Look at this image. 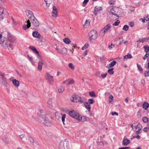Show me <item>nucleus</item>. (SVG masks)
<instances>
[{
    "instance_id": "obj_1",
    "label": "nucleus",
    "mask_w": 149,
    "mask_h": 149,
    "mask_svg": "<svg viewBox=\"0 0 149 149\" xmlns=\"http://www.w3.org/2000/svg\"><path fill=\"white\" fill-rule=\"evenodd\" d=\"M72 102H80L84 103L86 101V99L84 97H81L78 95H73L70 99Z\"/></svg>"
},
{
    "instance_id": "obj_2",
    "label": "nucleus",
    "mask_w": 149,
    "mask_h": 149,
    "mask_svg": "<svg viewBox=\"0 0 149 149\" xmlns=\"http://www.w3.org/2000/svg\"><path fill=\"white\" fill-rule=\"evenodd\" d=\"M0 84L5 87H7L8 85L4 74L1 72H0Z\"/></svg>"
},
{
    "instance_id": "obj_3",
    "label": "nucleus",
    "mask_w": 149,
    "mask_h": 149,
    "mask_svg": "<svg viewBox=\"0 0 149 149\" xmlns=\"http://www.w3.org/2000/svg\"><path fill=\"white\" fill-rule=\"evenodd\" d=\"M39 121L40 122V123L44 124L47 126H50L51 124L48 118L45 115H42L40 116L39 118Z\"/></svg>"
},
{
    "instance_id": "obj_4",
    "label": "nucleus",
    "mask_w": 149,
    "mask_h": 149,
    "mask_svg": "<svg viewBox=\"0 0 149 149\" xmlns=\"http://www.w3.org/2000/svg\"><path fill=\"white\" fill-rule=\"evenodd\" d=\"M69 147L68 141L66 139L61 141L60 142L59 146V149H68Z\"/></svg>"
},
{
    "instance_id": "obj_5",
    "label": "nucleus",
    "mask_w": 149,
    "mask_h": 149,
    "mask_svg": "<svg viewBox=\"0 0 149 149\" xmlns=\"http://www.w3.org/2000/svg\"><path fill=\"white\" fill-rule=\"evenodd\" d=\"M109 9L110 11V13L118 18L119 17V16L117 14L119 10V8L118 7L111 6L109 8Z\"/></svg>"
},
{
    "instance_id": "obj_6",
    "label": "nucleus",
    "mask_w": 149,
    "mask_h": 149,
    "mask_svg": "<svg viewBox=\"0 0 149 149\" xmlns=\"http://www.w3.org/2000/svg\"><path fill=\"white\" fill-rule=\"evenodd\" d=\"M69 115L71 117L74 118L79 120H81V117L78 113L73 110L69 111Z\"/></svg>"
},
{
    "instance_id": "obj_7",
    "label": "nucleus",
    "mask_w": 149,
    "mask_h": 149,
    "mask_svg": "<svg viewBox=\"0 0 149 149\" xmlns=\"http://www.w3.org/2000/svg\"><path fill=\"white\" fill-rule=\"evenodd\" d=\"M88 36L90 41H91L92 40L96 39L97 36V31L95 30L91 31L89 33Z\"/></svg>"
},
{
    "instance_id": "obj_8",
    "label": "nucleus",
    "mask_w": 149,
    "mask_h": 149,
    "mask_svg": "<svg viewBox=\"0 0 149 149\" xmlns=\"http://www.w3.org/2000/svg\"><path fill=\"white\" fill-rule=\"evenodd\" d=\"M56 47H55V49L57 51V52L59 53H60L62 55H65L67 52V50L66 48L64 47L62 49H60L58 46H57L56 45H55Z\"/></svg>"
},
{
    "instance_id": "obj_9",
    "label": "nucleus",
    "mask_w": 149,
    "mask_h": 149,
    "mask_svg": "<svg viewBox=\"0 0 149 149\" xmlns=\"http://www.w3.org/2000/svg\"><path fill=\"white\" fill-rule=\"evenodd\" d=\"M46 74V79L49 83L53 84L54 81L53 77L51 75L49 72H47Z\"/></svg>"
},
{
    "instance_id": "obj_10",
    "label": "nucleus",
    "mask_w": 149,
    "mask_h": 149,
    "mask_svg": "<svg viewBox=\"0 0 149 149\" xmlns=\"http://www.w3.org/2000/svg\"><path fill=\"white\" fill-rule=\"evenodd\" d=\"M7 36L8 40L11 42H14L16 40V37L9 32H8Z\"/></svg>"
},
{
    "instance_id": "obj_11",
    "label": "nucleus",
    "mask_w": 149,
    "mask_h": 149,
    "mask_svg": "<svg viewBox=\"0 0 149 149\" xmlns=\"http://www.w3.org/2000/svg\"><path fill=\"white\" fill-rule=\"evenodd\" d=\"M111 25L109 24H108L105 26L104 28L100 31V32L101 34L103 36L104 35L105 33L109 29Z\"/></svg>"
},
{
    "instance_id": "obj_12",
    "label": "nucleus",
    "mask_w": 149,
    "mask_h": 149,
    "mask_svg": "<svg viewBox=\"0 0 149 149\" xmlns=\"http://www.w3.org/2000/svg\"><path fill=\"white\" fill-rule=\"evenodd\" d=\"M26 13L28 17L30 19V21L35 17L31 11L27 10L26 11Z\"/></svg>"
},
{
    "instance_id": "obj_13",
    "label": "nucleus",
    "mask_w": 149,
    "mask_h": 149,
    "mask_svg": "<svg viewBox=\"0 0 149 149\" xmlns=\"http://www.w3.org/2000/svg\"><path fill=\"white\" fill-rule=\"evenodd\" d=\"M4 40L3 39L2 40H0V44L2 45V46L6 49L8 47V44L6 38H4Z\"/></svg>"
},
{
    "instance_id": "obj_14",
    "label": "nucleus",
    "mask_w": 149,
    "mask_h": 149,
    "mask_svg": "<svg viewBox=\"0 0 149 149\" xmlns=\"http://www.w3.org/2000/svg\"><path fill=\"white\" fill-rule=\"evenodd\" d=\"M74 81L73 79H69L64 81L63 83L67 85L74 84Z\"/></svg>"
},
{
    "instance_id": "obj_15",
    "label": "nucleus",
    "mask_w": 149,
    "mask_h": 149,
    "mask_svg": "<svg viewBox=\"0 0 149 149\" xmlns=\"http://www.w3.org/2000/svg\"><path fill=\"white\" fill-rule=\"evenodd\" d=\"M30 21L32 23V25H33L34 26L37 27L39 25V23L35 17Z\"/></svg>"
},
{
    "instance_id": "obj_16",
    "label": "nucleus",
    "mask_w": 149,
    "mask_h": 149,
    "mask_svg": "<svg viewBox=\"0 0 149 149\" xmlns=\"http://www.w3.org/2000/svg\"><path fill=\"white\" fill-rule=\"evenodd\" d=\"M57 12L56 8L55 6H54L52 12V17H57Z\"/></svg>"
},
{
    "instance_id": "obj_17",
    "label": "nucleus",
    "mask_w": 149,
    "mask_h": 149,
    "mask_svg": "<svg viewBox=\"0 0 149 149\" xmlns=\"http://www.w3.org/2000/svg\"><path fill=\"white\" fill-rule=\"evenodd\" d=\"M116 62L115 61H113L111 62L110 63L108 64L106 67L108 68L112 67H113L116 64Z\"/></svg>"
},
{
    "instance_id": "obj_18",
    "label": "nucleus",
    "mask_w": 149,
    "mask_h": 149,
    "mask_svg": "<svg viewBox=\"0 0 149 149\" xmlns=\"http://www.w3.org/2000/svg\"><path fill=\"white\" fill-rule=\"evenodd\" d=\"M12 82L13 85L16 87H18L19 85V81L16 79H13L12 80Z\"/></svg>"
},
{
    "instance_id": "obj_19",
    "label": "nucleus",
    "mask_w": 149,
    "mask_h": 149,
    "mask_svg": "<svg viewBox=\"0 0 149 149\" xmlns=\"http://www.w3.org/2000/svg\"><path fill=\"white\" fill-rule=\"evenodd\" d=\"M47 106L49 108H52V100L51 99H49L47 102Z\"/></svg>"
},
{
    "instance_id": "obj_20",
    "label": "nucleus",
    "mask_w": 149,
    "mask_h": 149,
    "mask_svg": "<svg viewBox=\"0 0 149 149\" xmlns=\"http://www.w3.org/2000/svg\"><path fill=\"white\" fill-rule=\"evenodd\" d=\"M33 36L34 37L39 38L40 37V34L37 31H34L32 33Z\"/></svg>"
},
{
    "instance_id": "obj_21",
    "label": "nucleus",
    "mask_w": 149,
    "mask_h": 149,
    "mask_svg": "<svg viewBox=\"0 0 149 149\" xmlns=\"http://www.w3.org/2000/svg\"><path fill=\"white\" fill-rule=\"evenodd\" d=\"M149 39V37L148 38H145L143 39H139L137 40L136 42H142V43L144 42H146Z\"/></svg>"
},
{
    "instance_id": "obj_22",
    "label": "nucleus",
    "mask_w": 149,
    "mask_h": 149,
    "mask_svg": "<svg viewBox=\"0 0 149 149\" xmlns=\"http://www.w3.org/2000/svg\"><path fill=\"white\" fill-rule=\"evenodd\" d=\"M130 143V141L127 139H125L123 141V144L124 146H126Z\"/></svg>"
},
{
    "instance_id": "obj_23",
    "label": "nucleus",
    "mask_w": 149,
    "mask_h": 149,
    "mask_svg": "<svg viewBox=\"0 0 149 149\" xmlns=\"http://www.w3.org/2000/svg\"><path fill=\"white\" fill-rule=\"evenodd\" d=\"M123 41L122 38H119L118 39L116 40V44L117 46L120 45Z\"/></svg>"
},
{
    "instance_id": "obj_24",
    "label": "nucleus",
    "mask_w": 149,
    "mask_h": 149,
    "mask_svg": "<svg viewBox=\"0 0 149 149\" xmlns=\"http://www.w3.org/2000/svg\"><path fill=\"white\" fill-rule=\"evenodd\" d=\"M43 65V63L41 61H40L39 62L38 65V70H41L42 69Z\"/></svg>"
},
{
    "instance_id": "obj_25",
    "label": "nucleus",
    "mask_w": 149,
    "mask_h": 149,
    "mask_svg": "<svg viewBox=\"0 0 149 149\" xmlns=\"http://www.w3.org/2000/svg\"><path fill=\"white\" fill-rule=\"evenodd\" d=\"M149 107V104L147 102H145L143 105V108L146 110Z\"/></svg>"
},
{
    "instance_id": "obj_26",
    "label": "nucleus",
    "mask_w": 149,
    "mask_h": 149,
    "mask_svg": "<svg viewBox=\"0 0 149 149\" xmlns=\"http://www.w3.org/2000/svg\"><path fill=\"white\" fill-rule=\"evenodd\" d=\"M63 41L65 43L67 44H69L71 42V41L70 40L67 38L64 39H63Z\"/></svg>"
},
{
    "instance_id": "obj_27",
    "label": "nucleus",
    "mask_w": 149,
    "mask_h": 149,
    "mask_svg": "<svg viewBox=\"0 0 149 149\" xmlns=\"http://www.w3.org/2000/svg\"><path fill=\"white\" fill-rule=\"evenodd\" d=\"M65 87L63 86H60L58 89V91L60 93H62L65 90Z\"/></svg>"
},
{
    "instance_id": "obj_28",
    "label": "nucleus",
    "mask_w": 149,
    "mask_h": 149,
    "mask_svg": "<svg viewBox=\"0 0 149 149\" xmlns=\"http://www.w3.org/2000/svg\"><path fill=\"white\" fill-rule=\"evenodd\" d=\"M46 4V6L47 8L48 7L50 3L52 2V0H44Z\"/></svg>"
},
{
    "instance_id": "obj_29",
    "label": "nucleus",
    "mask_w": 149,
    "mask_h": 149,
    "mask_svg": "<svg viewBox=\"0 0 149 149\" xmlns=\"http://www.w3.org/2000/svg\"><path fill=\"white\" fill-rule=\"evenodd\" d=\"M3 142L6 144H8L9 142L8 139V137H5L2 139Z\"/></svg>"
},
{
    "instance_id": "obj_30",
    "label": "nucleus",
    "mask_w": 149,
    "mask_h": 149,
    "mask_svg": "<svg viewBox=\"0 0 149 149\" xmlns=\"http://www.w3.org/2000/svg\"><path fill=\"white\" fill-rule=\"evenodd\" d=\"M30 26V24H24L23 25V28L24 30H26L29 28Z\"/></svg>"
},
{
    "instance_id": "obj_31",
    "label": "nucleus",
    "mask_w": 149,
    "mask_h": 149,
    "mask_svg": "<svg viewBox=\"0 0 149 149\" xmlns=\"http://www.w3.org/2000/svg\"><path fill=\"white\" fill-rule=\"evenodd\" d=\"M143 48L144 49V51L146 53H148L149 51V47L147 45L144 46L143 47Z\"/></svg>"
},
{
    "instance_id": "obj_32",
    "label": "nucleus",
    "mask_w": 149,
    "mask_h": 149,
    "mask_svg": "<svg viewBox=\"0 0 149 149\" xmlns=\"http://www.w3.org/2000/svg\"><path fill=\"white\" fill-rule=\"evenodd\" d=\"M132 57L131 55L130 54H127L125 55L123 57V59L124 60L127 59V58H131Z\"/></svg>"
},
{
    "instance_id": "obj_33",
    "label": "nucleus",
    "mask_w": 149,
    "mask_h": 149,
    "mask_svg": "<svg viewBox=\"0 0 149 149\" xmlns=\"http://www.w3.org/2000/svg\"><path fill=\"white\" fill-rule=\"evenodd\" d=\"M66 115L65 114H63L62 115V121L63 122V125H65L64 121L65 120V118L66 117Z\"/></svg>"
},
{
    "instance_id": "obj_34",
    "label": "nucleus",
    "mask_w": 149,
    "mask_h": 149,
    "mask_svg": "<svg viewBox=\"0 0 149 149\" xmlns=\"http://www.w3.org/2000/svg\"><path fill=\"white\" fill-rule=\"evenodd\" d=\"M89 46V44L88 42H86L84 46L82 48V50H84V49L87 48Z\"/></svg>"
},
{
    "instance_id": "obj_35",
    "label": "nucleus",
    "mask_w": 149,
    "mask_h": 149,
    "mask_svg": "<svg viewBox=\"0 0 149 149\" xmlns=\"http://www.w3.org/2000/svg\"><path fill=\"white\" fill-rule=\"evenodd\" d=\"M89 95L92 97H95L96 95L95 94V92L93 91H92L89 92Z\"/></svg>"
},
{
    "instance_id": "obj_36",
    "label": "nucleus",
    "mask_w": 149,
    "mask_h": 149,
    "mask_svg": "<svg viewBox=\"0 0 149 149\" xmlns=\"http://www.w3.org/2000/svg\"><path fill=\"white\" fill-rule=\"evenodd\" d=\"M109 103L112 104L113 98V96L112 95H111L109 96Z\"/></svg>"
},
{
    "instance_id": "obj_37",
    "label": "nucleus",
    "mask_w": 149,
    "mask_h": 149,
    "mask_svg": "<svg viewBox=\"0 0 149 149\" xmlns=\"http://www.w3.org/2000/svg\"><path fill=\"white\" fill-rule=\"evenodd\" d=\"M113 68L109 69L108 70V72L111 74H113L114 73V72L113 71Z\"/></svg>"
},
{
    "instance_id": "obj_38",
    "label": "nucleus",
    "mask_w": 149,
    "mask_h": 149,
    "mask_svg": "<svg viewBox=\"0 0 149 149\" xmlns=\"http://www.w3.org/2000/svg\"><path fill=\"white\" fill-rule=\"evenodd\" d=\"M102 10V8L100 7H99L98 6H96L95 7V10L97 11H98L100 10Z\"/></svg>"
},
{
    "instance_id": "obj_39",
    "label": "nucleus",
    "mask_w": 149,
    "mask_h": 149,
    "mask_svg": "<svg viewBox=\"0 0 149 149\" xmlns=\"http://www.w3.org/2000/svg\"><path fill=\"white\" fill-rule=\"evenodd\" d=\"M137 67L138 70H139V71H141V72H143V70L142 69V68L141 66L138 63L137 64Z\"/></svg>"
},
{
    "instance_id": "obj_40",
    "label": "nucleus",
    "mask_w": 149,
    "mask_h": 149,
    "mask_svg": "<svg viewBox=\"0 0 149 149\" xmlns=\"http://www.w3.org/2000/svg\"><path fill=\"white\" fill-rule=\"evenodd\" d=\"M142 120L144 123H147L148 121V119L146 117H143L142 118Z\"/></svg>"
},
{
    "instance_id": "obj_41",
    "label": "nucleus",
    "mask_w": 149,
    "mask_h": 149,
    "mask_svg": "<svg viewBox=\"0 0 149 149\" xmlns=\"http://www.w3.org/2000/svg\"><path fill=\"white\" fill-rule=\"evenodd\" d=\"M88 102L89 104H92L94 102V100L93 99H89L88 100Z\"/></svg>"
},
{
    "instance_id": "obj_42",
    "label": "nucleus",
    "mask_w": 149,
    "mask_h": 149,
    "mask_svg": "<svg viewBox=\"0 0 149 149\" xmlns=\"http://www.w3.org/2000/svg\"><path fill=\"white\" fill-rule=\"evenodd\" d=\"M129 29V26L127 25H125L123 26V29L125 31H127Z\"/></svg>"
},
{
    "instance_id": "obj_43",
    "label": "nucleus",
    "mask_w": 149,
    "mask_h": 149,
    "mask_svg": "<svg viewBox=\"0 0 149 149\" xmlns=\"http://www.w3.org/2000/svg\"><path fill=\"white\" fill-rule=\"evenodd\" d=\"M120 23V21L119 20H117L113 24V25L116 26H118L119 25Z\"/></svg>"
},
{
    "instance_id": "obj_44",
    "label": "nucleus",
    "mask_w": 149,
    "mask_h": 149,
    "mask_svg": "<svg viewBox=\"0 0 149 149\" xmlns=\"http://www.w3.org/2000/svg\"><path fill=\"white\" fill-rule=\"evenodd\" d=\"M141 127L142 126L140 124H139L138 125H137L136 126V129L141 130Z\"/></svg>"
},
{
    "instance_id": "obj_45",
    "label": "nucleus",
    "mask_w": 149,
    "mask_h": 149,
    "mask_svg": "<svg viewBox=\"0 0 149 149\" xmlns=\"http://www.w3.org/2000/svg\"><path fill=\"white\" fill-rule=\"evenodd\" d=\"M149 56V53H146L144 56L143 57V59L144 60H145L146 58Z\"/></svg>"
},
{
    "instance_id": "obj_46",
    "label": "nucleus",
    "mask_w": 149,
    "mask_h": 149,
    "mask_svg": "<svg viewBox=\"0 0 149 149\" xmlns=\"http://www.w3.org/2000/svg\"><path fill=\"white\" fill-rule=\"evenodd\" d=\"M68 66L70 67V68L72 69H74V67L72 63H70L69 64Z\"/></svg>"
},
{
    "instance_id": "obj_47",
    "label": "nucleus",
    "mask_w": 149,
    "mask_h": 149,
    "mask_svg": "<svg viewBox=\"0 0 149 149\" xmlns=\"http://www.w3.org/2000/svg\"><path fill=\"white\" fill-rule=\"evenodd\" d=\"M90 23V20L89 19H86L85 23V25H88Z\"/></svg>"
},
{
    "instance_id": "obj_48",
    "label": "nucleus",
    "mask_w": 149,
    "mask_h": 149,
    "mask_svg": "<svg viewBox=\"0 0 149 149\" xmlns=\"http://www.w3.org/2000/svg\"><path fill=\"white\" fill-rule=\"evenodd\" d=\"M29 48L30 49L32 50L33 52H34L35 50H36V49L35 47L31 46H29Z\"/></svg>"
},
{
    "instance_id": "obj_49",
    "label": "nucleus",
    "mask_w": 149,
    "mask_h": 149,
    "mask_svg": "<svg viewBox=\"0 0 149 149\" xmlns=\"http://www.w3.org/2000/svg\"><path fill=\"white\" fill-rule=\"evenodd\" d=\"M145 76L146 77L149 76V70L145 71Z\"/></svg>"
},
{
    "instance_id": "obj_50",
    "label": "nucleus",
    "mask_w": 149,
    "mask_h": 149,
    "mask_svg": "<svg viewBox=\"0 0 149 149\" xmlns=\"http://www.w3.org/2000/svg\"><path fill=\"white\" fill-rule=\"evenodd\" d=\"M3 13V8L0 7V16H1Z\"/></svg>"
},
{
    "instance_id": "obj_51",
    "label": "nucleus",
    "mask_w": 149,
    "mask_h": 149,
    "mask_svg": "<svg viewBox=\"0 0 149 149\" xmlns=\"http://www.w3.org/2000/svg\"><path fill=\"white\" fill-rule=\"evenodd\" d=\"M109 3L110 5H114L115 3V1H114L110 0L109 1Z\"/></svg>"
},
{
    "instance_id": "obj_52",
    "label": "nucleus",
    "mask_w": 149,
    "mask_h": 149,
    "mask_svg": "<svg viewBox=\"0 0 149 149\" xmlns=\"http://www.w3.org/2000/svg\"><path fill=\"white\" fill-rule=\"evenodd\" d=\"M86 107L87 109L89 112L91 111V106L90 105H88V106H85Z\"/></svg>"
},
{
    "instance_id": "obj_53",
    "label": "nucleus",
    "mask_w": 149,
    "mask_h": 149,
    "mask_svg": "<svg viewBox=\"0 0 149 149\" xmlns=\"http://www.w3.org/2000/svg\"><path fill=\"white\" fill-rule=\"evenodd\" d=\"M133 138H136L138 139H140V136L139 135H136V136H133Z\"/></svg>"
},
{
    "instance_id": "obj_54",
    "label": "nucleus",
    "mask_w": 149,
    "mask_h": 149,
    "mask_svg": "<svg viewBox=\"0 0 149 149\" xmlns=\"http://www.w3.org/2000/svg\"><path fill=\"white\" fill-rule=\"evenodd\" d=\"M107 73H106L104 74H101V77L102 78H104L107 76Z\"/></svg>"
},
{
    "instance_id": "obj_55",
    "label": "nucleus",
    "mask_w": 149,
    "mask_h": 149,
    "mask_svg": "<svg viewBox=\"0 0 149 149\" xmlns=\"http://www.w3.org/2000/svg\"><path fill=\"white\" fill-rule=\"evenodd\" d=\"M29 139L30 141L32 143H33L34 142V140L31 137H29Z\"/></svg>"
},
{
    "instance_id": "obj_56",
    "label": "nucleus",
    "mask_w": 149,
    "mask_h": 149,
    "mask_svg": "<svg viewBox=\"0 0 149 149\" xmlns=\"http://www.w3.org/2000/svg\"><path fill=\"white\" fill-rule=\"evenodd\" d=\"M111 115L112 116H114V115H116V116H118V113L116 112H112L111 113Z\"/></svg>"
},
{
    "instance_id": "obj_57",
    "label": "nucleus",
    "mask_w": 149,
    "mask_h": 149,
    "mask_svg": "<svg viewBox=\"0 0 149 149\" xmlns=\"http://www.w3.org/2000/svg\"><path fill=\"white\" fill-rule=\"evenodd\" d=\"M114 45H113L112 44H111V45H109L108 47L110 48V49H112L113 47H114Z\"/></svg>"
},
{
    "instance_id": "obj_58",
    "label": "nucleus",
    "mask_w": 149,
    "mask_h": 149,
    "mask_svg": "<svg viewBox=\"0 0 149 149\" xmlns=\"http://www.w3.org/2000/svg\"><path fill=\"white\" fill-rule=\"evenodd\" d=\"M61 114H60L58 116V115H56V118L58 119V120L59 119H60V118H61Z\"/></svg>"
},
{
    "instance_id": "obj_59",
    "label": "nucleus",
    "mask_w": 149,
    "mask_h": 149,
    "mask_svg": "<svg viewBox=\"0 0 149 149\" xmlns=\"http://www.w3.org/2000/svg\"><path fill=\"white\" fill-rule=\"evenodd\" d=\"M130 148V147H121L119 148V149H129Z\"/></svg>"
},
{
    "instance_id": "obj_60",
    "label": "nucleus",
    "mask_w": 149,
    "mask_h": 149,
    "mask_svg": "<svg viewBox=\"0 0 149 149\" xmlns=\"http://www.w3.org/2000/svg\"><path fill=\"white\" fill-rule=\"evenodd\" d=\"M88 1L89 0H84L83 3L84 4H86L87 3Z\"/></svg>"
},
{
    "instance_id": "obj_61",
    "label": "nucleus",
    "mask_w": 149,
    "mask_h": 149,
    "mask_svg": "<svg viewBox=\"0 0 149 149\" xmlns=\"http://www.w3.org/2000/svg\"><path fill=\"white\" fill-rule=\"evenodd\" d=\"M143 131L145 132H147L148 131V129L146 127H145L143 129Z\"/></svg>"
},
{
    "instance_id": "obj_62",
    "label": "nucleus",
    "mask_w": 149,
    "mask_h": 149,
    "mask_svg": "<svg viewBox=\"0 0 149 149\" xmlns=\"http://www.w3.org/2000/svg\"><path fill=\"white\" fill-rule=\"evenodd\" d=\"M140 130H137L136 132V134H140L141 133V132H140Z\"/></svg>"
},
{
    "instance_id": "obj_63",
    "label": "nucleus",
    "mask_w": 149,
    "mask_h": 149,
    "mask_svg": "<svg viewBox=\"0 0 149 149\" xmlns=\"http://www.w3.org/2000/svg\"><path fill=\"white\" fill-rule=\"evenodd\" d=\"M84 102V105L85 106H88V105H90L88 103V102Z\"/></svg>"
},
{
    "instance_id": "obj_64",
    "label": "nucleus",
    "mask_w": 149,
    "mask_h": 149,
    "mask_svg": "<svg viewBox=\"0 0 149 149\" xmlns=\"http://www.w3.org/2000/svg\"><path fill=\"white\" fill-rule=\"evenodd\" d=\"M88 52V51L87 50H86L84 53V56H86L87 54V53Z\"/></svg>"
}]
</instances>
